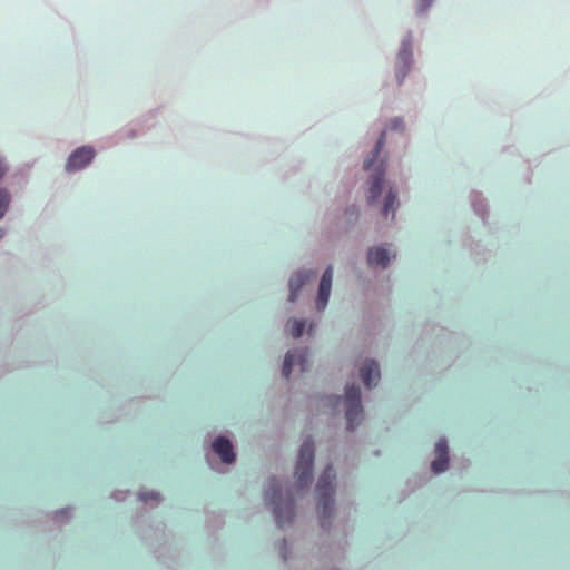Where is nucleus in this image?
Instances as JSON below:
<instances>
[{"mask_svg":"<svg viewBox=\"0 0 570 570\" xmlns=\"http://www.w3.org/2000/svg\"><path fill=\"white\" fill-rule=\"evenodd\" d=\"M386 173L385 161H381L375 169V173L371 175L370 187L367 194L368 204H374L382 194L384 177Z\"/></svg>","mask_w":570,"mask_h":570,"instance_id":"0eeeda50","label":"nucleus"},{"mask_svg":"<svg viewBox=\"0 0 570 570\" xmlns=\"http://www.w3.org/2000/svg\"><path fill=\"white\" fill-rule=\"evenodd\" d=\"M412 59L410 43H403L397 55V61L402 65V78L405 77ZM403 79H401L402 81Z\"/></svg>","mask_w":570,"mask_h":570,"instance_id":"2eb2a0df","label":"nucleus"},{"mask_svg":"<svg viewBox=\"0 0 570 570\" xmlns=\"http://www.w3.org/2000/svg\"><path fill=\"white\" fill-rule=\"evenodd\" d=\"M432 1L433 0H419L420 6H421L420 10L421 11L426 10L430 7V4L432 3Z\"/></svg>","mask_w":570,"mask_h":570,"instance_id":"412c9836","label":"nucleus"},{"mask_svg":"<svg viewBox=\"0 0 570 570\" xmlns=\"http://www.w3.org/2000/svg\"><path fill=\"white\" fill-rule=\"evenodd\" d=\"M391 127L393 130H399V129H403L404 125L401 119L396 118L391 121Z\"/></svg>","mask_w":570,"mask_h":570,"instance_id":"aec40b11","label":"nucleus"},{"mask_svg":"<svg viewBox=\"0 0 570 570\" xmlns=\"http://www.w3.org/2000/svg\"><path fill=\"white\" fill-rule=\"evenodd\" d=\"M333 279V268L328 266L322 275L318 288V295L316 299V308L323 311L328 302Z\"/></svg>","mask_w":570,"mask_h":570,"instance_id":"6e6552de","label":"nucleus"},{"mask_svg":"<svg viewBox=\"0 0 570 570\" xmlns=\"http://www.w3.org/2000/svg\"><path fill=\"white\" fill-rule=\"evenodd\" d=\"M360 373L364 385L367 387L375 386L381 379L379 364L373 360L365 361L360 368Z\"/></svg>","mask_w":570,"mask_h":570,"instance_id":"1a4fd4ad","label":"nucleus"},{"mask_svg":"<svg viewBox=\"0 0 570 570\" xmlns=\"http://www.w3.org/2000/svg\"><path fill=\"white\" fill-rule=\"evenodd\" d=\"M328 401H330V403H333V406H336L338 403H341L342 397L341 396L331 397V399H328Z\"/></svg>","mask_w":570,"mask_h":570,"instance_id":"4be33fe9","label":"nucleus"},{"mask_svg":"<svg viewBox=\"0 0 570 570\" xmlns=\"http://www.w3.org/2000/svg\"><path fill=\"white\" fill-rule=\"evenodd\" d=\"M282 487L276 479L269 480L265 488V500L267 504L273 507L276 522L282 527L286 522H291L294 517V504L291 499H282Z\"/></svg>","mask_w":570,"mask_h":570,"instance_id":"f257e3e1","label":"nucleus"},{"mask_svg":"<svg viewBox=\"0 0 570 570\" xmlns=\"http://www.w3.org/2000/svg\"><path fill=\"white\" fill-rule=\"evenodd\" d=\"M314 465V443L312 440H306L299 450L295 475L297 479V487L305 489L312 481Z\"/></svg>","mask_w":570,"mask_h":570,"instance_id":"7ed1b4c3","label":"nucleus"},{"mask_svg":"<svg viewBox=\"0 0 570 570\" xmlns=\"http://www.w3.org/2000/svg\"><path fill=\"white\" fill-rule=\"evenodd\" d=\"M391 256L389 250L384 247L370 248L367 254V262L370 266H381L385 268L389 265Z\"/></svg>","mask_w":570,"mask_h":570,"instance_id":"ddd939ff","label":"nucleus"},{"mask_svg":"<svg viewBox=\"0 0 570 570\" xmlns=\"http://www.w3.org/2000/svg\"><path fill=\"white\" fill-rule=\"evenodd\" d=\"M4 235V229L0 228V238Z\"/></svg>","mask_w":570,"mask_h":570,"instance_id":"393cba45","label":"nucleus"},{"mask_svg":"<svg viewBox=\"0 0 570 570\" xmlns=\"http://www.w3.org/2000/svg\"><path fill=\"white\" fill-rule=\"evenodd\" d=\"M294 364L299 365L302 372L308 371L309 362L307 348H296L287 352L283 365V375L285 379L289 377Z\"/></svg>","mask_w":570,"mask_h":570,"instance_id":"39448f33","label":"nucleus"},{"mask_svg":"<svg viewBox=\"0 0 570 570\" xmlns=\"http://www.w3.org/2000/svg\"><path fill=\"white\" fill-rule=\"evenodd\" d=\"M304 328H305L304 320L291 318V320H288V322L286 324V330L289 332V334L293 337L302 336Z\"/></svg>","mask_w":570,"mask_h":570,"instance_id":"f3484780","label":"nucleus"},{"mask_svg":"<svg viewBox=\"0 0 570 570\" xmlns=\"http://www.w3.org/2000/svg\"><path fill=\"white\" fill-rule=\"evenodd\" d=\"M344 402L346 405L347 430L353 431L363 419L361 391L357 385L352 384L346 386Z\"/></svg>","mask_w":570,"mask_h":570,"instance_id":"20e7f679","label":"nucleus"},{"mask_svg":"<svg viewBox=\"0 0 570 570\" xmlns=\"http://www.w3.org/2000/svg\"><path fill=\"white\" fill-rule=\"evenodd\" d=\"M385 144V132H382L377 139L375 148L371 153V156L364 161V169L371 170L374 166V163L377 160L380 153L382 151Z\"/></svg>","mask_w":570,"mask_h":570,"instance_id":"4468645a","label":"nucleus"},{"mask_svg":"<svg viewBox=\"0 0 570 570\" xmlns=\"http://www.w3.org/2000/svg\"><path fill=\"white\" fill-rule=\"evenodd\" d=\"M399 206V202H397V197H396V194L395 191H393L392 189L389 190L386 197H385V200H384V205H383V215L384 216H387L390 213H392V218H394V215H395V210Z\"/></svg>","mask_w":570,"mask_h":570,"instance_id":"dca6fc26","label":"nucleus"},{"mask_svg":"<svg viewBox=\"0 0 570 570\" xmlns=\"http://www.w3.org/2000/svg\"><path fill=\"white\" fill-rule=\"evenodd\" d=\"M6 173V167L3 165V161L0 159V179L3 177Z\"/></svg>","mask_w":570,"mask_h":570,"instance_id":"5701e85b","label":"nucleus"},{"mask_svg":"<svg viewBox=\"0 0 570 570\" xmlns=\"http://www.w3.org/2000/svg\"><path fill=\"white\" fill-rule=\"evenodd\" d=\"M335 471L328 465L321 474L317 485L316 493L318 498V509L321 518L324 520L332 515L334 510V487L333 481L335 480Z\"/></svg>","mask_w":570,"mask_h":570,"instance_id":"f03ea898","label":"nucleus"},{"mask_svg":"<svg viewBox=\"0 0 570 570\" xmlns=\"http://www.w3.org/2000/svg\"><path fill=\"white\" fill-rule=\"evenodd\" d=\"M139 499L141 501H148V500H155L156 502H159L160 501V498H159V494L158 493H154V492H149V493H140L139 494Z\"/></svg>","mask_w":570,"mask_h":570,"instance_id":"6ab92c4d","label":"nucleus"},{"mask_svg":"<svg viewBox=\"0 0 570 570\" xmlns=\"http://www.w3.org/2000/svg\"><path fill=\"white\" fill-rule=\"evenodd\" d=\"M11 197L7 189H0V219L8 210Z\"/></svg>","mask_w":570,"mask_h":570,"instance_id":"a211bd4d","label":"nucleus"},{"mask_svg":"<svg viewBox=\"0 0 570 570\" xmlns=\"http://www.w3.org/2000/svg\"><path fill=\"white\" fill-rule=\"evenodd\" d=\"M285 550H286V542H284L282 544V557H283L284 560H286Z\"/></svg>","mask_w":570,"mask_h":570,"instance_id":"b1692460","label":"nucleus"},{"mask_svg":"<svg viewBox=\"0 0 570 570\" xmlns=\"http://www.w3.org/2000/svg\"><path fill=\"white\" fill-rule=\"evenodd\" d=\"M435 460L432 462L431 468L434 473H441L448 469L449 453L448 442L442 439L435 444Z\"/></svg>","mask_w":570,"mask_h":570,"instance_id":"9d476101","label":"nucleus"},{"mask_svg":"<svg viewBox=\"0 0 570 570\" xmlns=\"http://www.w3.org/2000/svg\"><path fill=\"white\" fill-rule=\"evenodd\" d=\"M313 274L309 272H298L289 279V301L295 302L296 297L303 285L312 278Z\"/></svg>","mask_w":570,"mask_h":570,"instance_id":"f8f14e48","label":"nucleus"},{"mask_svg":"<svg viewBox=\"0 0 570 570\" xmlns=\"http://www.w3.org/2000/svg\"><path fill=\"white\" fill-rule=\"evenodd\" d=\"M213 450L217 453L224 463H233L235 460V453L233 451L232 443L224 436H218L213 442Z\"/></svg>","mask_w":570,"mask_h":570,"instance_id":"9b49d317","label":"nucleus"},{"mask_svg":"<svg viewBox=\"0 0 570 570\" xmlns=\"http://www.w3.org/2000/svg\"><path fill=\"white\" fill-rule=\"evenodd\" d=\"M95 157V150L89 146L77 148L68 158L67 171H76L86 167Z\"/></svg>","mask_w":570,"mask_h":570,"instance_id":"423d86ee","label":"nucleus"}]
</instances>
